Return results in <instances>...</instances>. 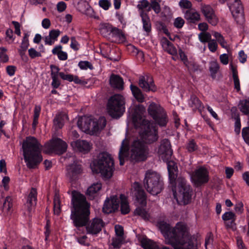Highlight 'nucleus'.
<instances>
[{"mask_svg": "<svg viewBox=\"0 0 249 249\" xmlns=\"http://www.w3.org/2000/svg\"><path fill=\"white\" fill-rule=\"evenodd\" d=\"M90 207L84 195L75 190L72 192L70 218L73 226L77 229L86 227L88 234L96 235L101 231L104 222L96 217L89 223Z\"/></svg>", "mask_w": 249, "mask_h": 249, "instance_id": "f03ea898", "label": "nucleus"}, {"mask_svg": "<svg viewBox=\"0 0 249 249\" xmlns=\"http://www.w3.org/2000/svg\"><path fill=\"white\" fill-rule=\"evenodd\" d=\"M184 24V20L180 17L176 18L174 22V25L177 28H181Z\"/></svg>", "mask_w": 249, "mask_h": 249, "instance_id": "5fc2aeb1", "label": "nucleus"}, {"mask_svg": "<svg viewBox=\"0 0 249 249\" xmlns=\"http://www.w3.org/2000/svg\"><path fill=\"white\" fill-rule=\"evenodd\" d=\"M22 148L24 160L29 169H35L43 160L42 146L37 140L32 136L24 140Z\"/></svg>", "mask_w": 249, "mask_h": 249, "instance_id": "20e7f679", "label": "nucleus"}, {"mask_svg": "<svg viewBox=\"0 0 249 249\" xmlns=\"http://www.w3.org/2000/svg\"><path fill=\"white\" fill-rule=\"evenodd\" d=\"M219 69V66L216 62L213 61L211 63L210 66L209 67V70L211 73L212 77H215V74L217 72Z\"/></svg>", "mask_w": 249, "mask_h": 249, "instance_id": "ea45409f", "label": "nucleus"}, {"mask_svg": "<svg viewBox=\"0 0 249 249\" xmlns=\"http://www.w3.org/2000/svg\"><path fill=\"white\" fill-rule=\"evenodd\" d=\"M113 28L114 27L109 23H104L102 25L100 32L104 36H107L108 35L110 36Z\"/></svg>", "mask_w": 249, "mask_h": 249, "instance_id": "e433bc0d", "label": "nucleus"}, {"mask_svg": "<svg viewBox=\"0 0 249 249\" xmlns=\"http://www.w3.org/2000/svg\"><path fill=\"white\" fill-rule=\"evenodd\" d=\"M110 36L112 38V41L116 43L123 42L126 39L122 30L115 27H114Z\"/></svg>", "mask_w": 249, "mask_h": 249, "instance_id": "a878e982", "label": "nucleus"}, {"mask_svg": "<svg viewBox=\"0 0 249 249\" xmlns=\"http://www.w3.org/2000/svg\"><path fill=\"white\" fill-rule=\"evenodd\" d=\"M219 58H220V62L223 65H227L228 64L229 57H228V55L227 54L224 53V54L220 55Z\"/></svg>", "mask_w": 249, "mask_h": 249, "instance_id": "774afa93", "label": "nucleus"}, {"mask_svg": "<svg viewBox=\"0 0 249 249\" xmlns=\"http://www.w3.org/2000/svg\"><path fill=\"white\" fill-rule=\"evenodd\" d=\"M179 5L181 8L189 9L192 7V3L188 0H181L179 2Z\"/></svg>", "mask_w": 249, "mask_h": 249, "instance_id": "6e6d98bb", "label": "nucleus"}, {"mask_svg": "<svg viewBox=\"0 0 249 249\" xmlns=\"http://www.w3.org/2000/svg\"><path fill=\"white\" fill-rule=\"evenodd\" d=\"M160 232L166 244L171 245L174 249H195V236L190 232L187 225L178 222L173 227L163 220L158 222Z\"/></svg>", "mask_w": 249, "mask_h": 249, "instance_id": "7ed1b4c3", "label": "nucleus"}, {"mask_svg": "<svg viewBox=\"0 0 249 249\" xmlns=\"http://www.w3.org/2000/svg\"><path fill=\"white\" fill-rule=\"evenodd\" d=\"M158 153L160 158L164 161L167 162L171 159L173 151L171 149V143L168 139H164L160 142L158 149Z\"/></svg>", "mask_w": 249, "mask_h": 249, "instance_id": "f3484780", "label": "nucleus"}, {"mask_svg": "<svg viewBox=\"0 0 249 249\" xmlns=\"http://www.w3.org/2000/svg\"><path fill=\"white\" fill-rule=\"evenodd\" d=\"M138 109L141 112L143 107L140 106L137 107L132 115V120L135 127L140 129L139 134L142 140L137 139L134 140L130 147L129 142L126 139L122 141L119 152V159L121 166L124 165V159L128 158L129 149L131 161L140 162L145 160L149 152L148 147L146 144L152 143L158 139V131L156 126L152 124L149 121L143 119L141 113L137 111Z\"/></svg>", "mask_w": 249, "mask_h": 249, "instance_id": "f257e3e1", "label": "nucleus"}, {"mask_svg": "<svg viewBox=\"0 0 249 249\" xmlns=\"http://www.w3.org/2000/svg\"><path fill=\"white\" fill-rule=\"evenodd\" d=\"M191 178L195 186L200 187L209 181V172L206 168L200 167L192 173Z\"/></svg>", "mask_w": 249, "mask_h": 249, "instance_id": "ddd939ff", "label": "nucleus"}, {"mask_svg": "<svg viewBox=\"0 0 249 249\" xmlns=\"http://www.w3.org/2000/svg\"><path fill=\"white\" fill-rule=\"evenodd\" d=\"M109 84L111 87L119 90H123L124 89V81L123 78L114 74H112L109 78Z\"/></svg>", "mask_w": 249, "mask_h": 249, "instance_id": "4be33fe9", "label": "nucleus"}, {"mask_svg": "<svg viewBox=\"0 0 249 249\" xmlns=\"http://www.w3.org/2000/svg\"><path fill=\"white\" fill-rule=\"evenodd\" d=\"M201 12L207 21L213 26H216L218 22V18L215 15L213 8L210 5H204L201 7Z\"/></svg>", "mask_w": 249, "mask_h": 249, "instance_id": "6ab92c4d", "label": "nucleus"}, {"mask_svg": "<svg viewBox=\"0 0 249 249\" xmlns=\"http://www.w3.org/2000/svg\"><path fill=\"white\" fill-rule=\"evenodd\" d=\"M141 18L142 29L149 36L151 33L152 25L149 16L142 15Z\"/></svg>", "mask_w": 249, "mask_h": 249, "instance_id": "c85d7f7f", "label": "nucleus"}, {"mask_svg": "<svg viewBox=\"0 0 249 249\" xmlns=\"http://www.w3.org/2000/svg\"><path fill=\"white\" fill-rule=\"evenodd\" d=\"M199 38L201 42L205 43L211 40V36L209 33H201L199 35Z\"/></svg>", "mask_w": 249, "mask_h": 249, "instance_id": "de8ad7c7", "label": "nucleus"}, {"mask_svg": "<svg viewBox=\"0 0 249 249\" xmlns=\"http://www.w3.org/2000/svg\"><path fill=\"white\" fill-rule=\"evenodd\" d=\"M149 5V3L147 0H142L137 5V8L138 9V11L139 14L140 12L142 10H143L144 9L146 8Z\"/></svg>", "mask_w": 249, "mask_h": 249, "instance_id": "49530a36", "label": "nucleus"}, {"mask_svg": "<svg viewBox=\"0 0 249 249\" xmlns=\"http://www.w3.org/2000/svg\"><path fill=\"white\" fill-rule=\"evenodd\" d=\"M52 79V82L51 86L53 89H57L61 85L60 80L59 79L58 76H51Z\"/></svg>", "mask_w": 249, "mask_h": 249, "instance_id": "603ef678", "label": "nucleus"}, {"mask_svg": "<svg viewBox=\"0 0 249 249\" xmlns=\"http://www.w3.org/2000/svg\"><path fill=\"white\" fill-rule=\"evenodd\" d=\"M222 219L224 221V225L227 229H236V215L232 212H226L222 216Z\"/></svg>", "mask_w": 249, "mask_h": 249, "instance_id": "aec40b11", "label": "nucleus"}, {"mask_svg": "<svg viewBox=\"0 0 249 249\" xmlns=\"http://www.w3.org/2000/svg\"><path fill=\"white\" fill-rule=\"evenodd\" d=\"M168 171L169 174V179L171 182H173L176 180V176L174 173L173 170L171 169V167L169 164H168Z\"/></svg>", "mask_w": 249, "mask_h": 249, "instance_id": "052dcab7", "label": "nucleus"}, {"mask_svg": "<svg viewBox=\"0 0 249 249\" xmlns=\"http://www.w3.org/2000/svg\"><path fill=\"white\" fill-rule=\"evenodd\" d=\"M12 23L14 26V27L15 28V33L17 34L18 36H20L21 35V32L20 29V25L18 21H13L12 22Z\"/></svg>", "mask_w": 249, "mask_h": 249, "instance_id": "0e129e2a", "label": "nucleus"}, {"mask_svg": "<svg viewBox=\"0 0 249 249\" xmlns=\"http://www.w3.org/2000/svg\"><path fill=\"white\" fill-rule=\"evenodd\" d=\"M7 73L10 76H13L16 70V67L14 66H8L6 68Z\"/></svg>", "mask_w": 249, "mask_h": 249, "instance_id": "680f3d73", "label": "nucleus"}, {"mask_svg": "<svg viewBox=\"0 0 249 249\" xmlns=\"http://www.w3.org/2000/svg\"><path fill=\"white\" fill-rule=\"evenodd\" d=\"M208 48L212 52H215L217 48V44L214 40H211L208 43Z\"/></svg>", "mask_w": 249, "mask_h": 249, "instance_id": "4d7b16f0", "label": "nucleus"}, {"mask_svg": "<svg viewBox=\"0 0 249 249\" xmlns=\"http://www.w3.org/2000/svg\"><path fill=\"white\" fill-rule=\"evenodd\" d=\"M77 124L83 131L86 132L91 129L92 131L97 132L105 127L106 120L104 118L97 120L90 117H84L78 119Z\"/></svg>", "mask_w": 249, "mask_h": 249, "instance_id": "9d476101", "label": "nucleus"}, {"mask_svg": "<svg viewBox=\"0 0 249 249\" xmlns=\"http://www.w3.org/2000/svg\"><path fill=\"white\" fill-rule=\"evenodd\" d=\"M61 32L58 29H53L49 31V35L52 40H53V43L57 40L58 36H60Z\"/></svg>", "mask_w": 249, "mask_h": 249, "instance_id": "a19ab883", "label": "nucleus"}, {"mask_svg": "<svg viewBox=\"0 0 249 249\" xmlns=\"http://www.w3.org/2000/svg\"><path fill=\"white\" fill-rule=\"evenodd\" d=\"M132 188L136 201L142 206L137 207L134 211V213L135 215L140 216L144 220H147L149 219V215L146 210L143 208L146 205L147 203L146 194L142 185L138 182H135L132 185Z\"/></svg>", "mask_w": 249, "mask_h": 249, "instance_id": "0eeeda50", "label": "nucleus"}, {"mask_svg": "<svg viewBox=\"0 0 249 249\" xmlns=\"http://www.w3.org/2000/svg\"><path fill=\"white\" fill-rule=\"evenodd\" d=\"M70 143L73 149L81 152L87 153L90 149L91 146L89 143L86 140L72 141Z\"/></svg>", "mask_w": 249, "mask_h": 249, "instance_id": "412c9836", "label": "nucleus"}, {"mask_svg": "<svg viewBox=\"0 0 249 249\" xmlns=\"http://www.w3.org/2000/svg\"><path fill=\"white\" fill-rule=\"evenodd\" d=\"M164 50L168 53L173 55H176L178 53L176 48L172 43Z\"/></svg>", "mask_w": 249, "mask_h": 249, "instance_id": "bf43d9fd", "label": "nucleus"}, {"mask_svg": "<svg viewBox=\"0 0 249 249\" xmlns=\"http://www.w3.org/2000/svg\"><path fill=\"white\" fill-rule=\"evenodd\" d=\"M48 149L52 152L61 155L66 151L67 144L60 138H53L48 145Z\"/></svg>", "mask_w": 249, "mask_h": 249, "instance_id": "dca6fc26", "label": "nucleus"}, {"mask_svg": "<svg viewBox=\"0 0 249 249\" xmlns=\"http://www.w3.org/2000/svg\"><path fill=\"white\" fill-rule=\"evenodd\" d=\"M116 235L119 237H122L124 235L123 228L120 225H116L115 227Z\"/></svg>", "mask_w": 249, "mask_h": 249, "instance_id": "e2e57ef3", "label": "nucleus"}, {"mask_svg": "<svg viewBox=\"0 0 249 249\" xmlns=\"http://www.w3.org/2000/svg\"><path fill=\"white\" fill-rule=\"evenodd\" d=\"M138 85L143 91L145 92H155L157 90V87L155 84L153 77L148 73L139 76Z\"/></svg>", "mask_w": 249, "mask_h": 249, "instance_id": "4468645a", "label": "nucleus"}, {"mask_svg": "<svg viewBox=\"0 0 249 249\" xmlns=\"http://www.w3.org/2000/svg\"><path fill=\"white\" fill-rule=\"evenodd\" d=\"M7 50L4 47L0 48V59L4 63L7 62L9 58L8 55L5 53Z\"/></svg>", "mask_w": 249, "mask_h": 249, "instance_id": "a18cd8bd", "label": "nucleus"}, {"mask_svg": "<svg viewBox=\"0 0 249 249\" xmlns=\"http://www.w3.org/2000/svg\"><path fill=\"white\" fill-rule=\"evenodd\" d=\"M185 149L188 153H193L198 150L199 146L194 139H191L186 142Z\"/></svg>", "mask_w": 249, "mask_h": 249, "instance_id": "7c9ffc66", "label": "nucleus"}, {"mask_svg": "<svg viewBox=\"0 0 249 249\" xmlns=\"http://www.w3.org/2000/svg\"><path fill=\"white\" fill-rule=\"evenodd\" d=\"M0 172L4 173L5 174H6L7 173L6 162L3 159L0 160Z\"/></svg>", "mask_w": 249, "mask_h": 249, "instance_id": "69168bd1", "label": "nucleus"}, {"mask_svg": "<svg viewBox=\"0 0 249 249\" xmlns=\"http://www.w3.org/2000/svg\"><path fill=\"white\" fill-rule=\"evenodd\" d=\"M68 119V116L65 114H59L54 117L53 119V125L55 130L61 129L64 126L65 119Z\"/></svg>", "mask_w": 249, "mask_h": 249, "instance_id": "cd10ccee", "label": "nucleus"}, {"mask_svg": "<svg viewBox=\"0 0 249 249\" xmlns=\"http://www.w3.org/2000/svg\"><path fill=\"white\" fill-rule=\"evenodd\" d=\"M125 99L119 94L112 96L108 100L107 109L109 115L114 119L120 118L125 110Z\"/></svg>", "mask_w": 249, "mask_h": 249, "instance_id": "1a4fd4ad", "label": "nucleus"}, {"mask_svg": "<svg viewBox=\"0 0 249 249\" xmlns=\"http://www.w3.org/2000/svg\"><path fill=\"white\" fill-rule=\"evenodd\" d=\"M185 18L190 22L195 23L200 19V15L196 12L188 10L185 14Z\"/></svg>", "mask_w": 249, "mask_h": 249, "instance_id": "c756f323", "label": "nucleus"}, {"mask_svg": "<svg viewBox=\"0 0 249 249\" xmlns=\"http://www.w3.org/2000/svg\"><path fill=\"white\" fill-rule=\"evenodd\" d=\"M120 205V200L116 196H110V198L107 197L105 201L103 212L109 214L118 211Z\"/></svg>", "mask_w": 249, "mask_h": 249, "instance_id": "a211bd4d", "label": "nucleus"}, {"mask_svg": "<svg viewBox=\"0 0 249 249\" xmlns=\"http://www.w3.org/2000/svg\"><path fill=\"white\" fill-rule=\"evenodd\" d=\"M221 3L227 2L228 7L236 23L242 24L244 22L243 7L240 0H219Z\"/></svg>", "mask_w": 249, "mask_h": 249, "instance_id": "f8f14e48", "label": "nucleus"}, {"mask_svg": "<svg viewBox=\"0 0 249 249\" xmlns=\"http://www.w3.org/2000/svg\"><path fill=\"white\" fill-rule=\"evenodd\" d=\"M143 184L147 191L153 196L160 194L164 188V183L160 175L151 170L145 173Z\"/></svg>", "mask_w": 249, "mask_h": 249, "instance_id": "423d86ee", "label": "nucleus"}, {"mask_svg": "<svg viewBox=\"0 0 249 249\" xmlns=\"http://www.w3.org/2000/svg\"><path fill=\"white\" fill-rule=\"evenodd\" d=\"M29 55L31 59H34L36 57H41L40 52L36 51L34 48H31L28 50Z\"/></svg>", "mask_w": 249, "mask_h": 249, "instance_id": "37998d69", "label": "nucleus"}, {"mask_svg": "<svg viewBox=\"0 0 249 249\" xmlns=\"http://www.w3.org/2000/svg\"><path fill=\"white\" fill-rule=\"evenodd\" d=\"M240 111L245 115H249V100L245 99L240 101L239 104Z\"/></svg>", "mask_w": 249, "mask_h": 249, "instance_id": "72a5a7b5", "label": "nucleus"}, {"mask_svg": "<svg viewBox=\"0 0 249 249\" xmlns=\"http://www.w3.org/2000/svg\"><path fill=\"white\" fill-rule=\"evenodd\" d=\"M37 195L36 189L34 188H32L27 200L28 211L29 212H31L33 208L35 207L36 205Z\"/></svg>", "mask_w": 249, "mask_h": 249, "instance_id": "5701e85b", "label": "nucleus"}, {"mask_svg": "<svg viewBox=\"0 0 249 249\" xmlns=\"http://www.w3.org/2000/svg\"><path fill=\"white\" fill-rule=\"evenodd\" d=\"M147 111L156 124L161 127L166 126L168 117L166 111L160 105L152 102L149 105Z\"/></svg>", "mask_w": 249, "mask_h": 249, "instance_id": "9b49d317", "label": "nucleus"}, {"mask_svg": "<svg viewBox=\"0 0 249 249\" xmlns=\"http://www.w3.org/2000/svg\"><path fill=\"white\" fill-rule=\"evenodd\" d=\"M114 170V160L107 152L99 154L93 161L92 170L94 173H100L103 178L109 179L113 175Z\"/></svg>", "mask_w": 249, "mask_h": 249, "instance_id": "39448f33", "label": "nucleus"}, {"mask_svg": "<svg viewBox=\"0 0 249 249\" xmlns=\"http://www.w3.org/2000/svg\"><path fill=\"white\" fill-rule=\"evenodd\" d=\"M78 66L82 70H87L88 69L92 70L94 69L92 64L88 61H80L78 63Z\"/></svg>", "mask_w": 249, "mask_h": 249, "instance_id": "4c0bfd02", "label": "nucleus"}, {"mask_svg": "<svg viewBox=\"0 0 249 249\" xmlns=\"http://www.w3.org/2000/svg\"><path fill=\"white\" fill-rule=\"evenodd\" d=\"M41 111V107L39 105H36L34 109V118L32 123V127L35 128L38 124V120Z\"/></svg>", "mask_w": 249, "mask_h": 249, "instance_id": "c9c22d12", "label": "nucleus"}, {"mask_svg": "<svg viewBox=\"0 0 249 249\" xmlns=\"http://www.w3.org/2000/svg\"><path fill=\"white\" fill-rule=\"evenodd\" d=\"M71 43L70 47L75 51H77L79 49L80 44L76 40L75 37H71Z\"/></svg>", "mask_w": 249, "mask_h": 249, "instance_id": "09e8293b", "label": "nucleus"}, {"mask_svg": "<svg viewBox=\"0 0 249 249\" xmlns=\"http://www.w3.org/2000/svg\"><path fill=\"white\" fill-rule=\"evenodd\" d=\"M12 201L13 199L11 196H7L2 205L3 210H5L7 212H9L13 206Z\"/></svg>", "mask_w": 249, "mask_h": 249, "instance_id": "58836bf2", "label": "nucleus"}, {"mask_svg": "<svg viewBox=\"0 0 249 249\" xmlns=\"http://www.w3.org/2000/svg\"><path fill=\"white\" fill-rule=\"evenodd\" d=\"M50 68L51 69V76H60V69L58 66L54 65H51L50 66Z\"/></svg>", "mask_w": 249, "mask_h": 249, "instance_id": "3c124183", "label": "nucleus"}, {"mask_svg": "<svg viewBox=\"0 0 249 249\" xmlns=\"http://www.w3.org/2000/svg\"><path fill=\"white\" fill-rule=\"evenodd\" d=\"M99 5L105 10H107L111 6V4L108 0H100L99 1Z\"/></svg>", "mask_w": 249, "mask_h": 249, "instance_id": "c03bdc74", "label": "nucleus"}, {"mask_svg": "<svg viewBox=\"0 0 249 249\" xmlns=\"http://www.w3.org/2000/svg\"><path fill=\"white\" fill-rule=\"evenodd\" d=\"M130 88L132 93L135 98L140 103H142L144 101V96L142 90L137 86L131 84Z\"/></svg>", "mask_w": 249, "mask_h": 249, "instance_id": "bb28decb", "label": "nucleus"}, {"mask_svg": "<svg viewBox=\"0 0 249 249\" xmlns=\"http://www.w3.org/2000/svg\"><path fill=\"white\" fill-rule=\"evenodd\" d=\"M178 54L179 55V57L182 61H183L184 64L188 67V64H189V61L187 58V55L185 54L184 52L181 50V49H179L178 51Z\"/></svg>", "mask_w": 249, "mask_h": 249, "instance_id": "8fccbe9b", "label": "nucleus"}, {"mask_svg": "<svg viewBox=\"0 0 249 249\" xmlns=\"http://www.w3.org/2000/svg\"><path fill=\"white\" fill-rule=\"evenodd\" d=\"M177 187L173 194L178 203L183 205L189 204L192 199L193 190L184 178H178L177 180Z\"/></svg>", "mask_w": 249, "mask_h": 249, "instance_id": "6e6552de", "label": "nucleus"}, {"mask_svg": "<svg viewBox=\"0 0 249 249\" xmlns=\"http://www.w3.org/2000/svg\"><path fill=\"white\" fill-rule=\"evenodd\" d=\"M102 188V184L100 183H94L89 187L86 192V194L90 197H94L95 195Z\"/></svg>", "mask_w": 249, "mask_h": 249, "instance_id": "473e14b6", "label": "nucleus"}, {"mask_svg": "<svg viewBox=\"0 0 249 249\" xmlns=\"http://www.w3.org/2000/svg\"><path fill=\"white\" fill-rule=\"evenodd\" d=\"M189 105L193 108L194 110H197L200 113H201L204 108L202 102L194 94L191 95L189 101Z\"/></svg>", "mask_w": 249, "mask_h": 249, "instance_id": "393cba45", "label": "nucleus"}, {"mask_svg": "<svg viewBox=\"0 0 249 249\" xmlns=\"http://www.w3.org/2000/svg\"><path fill=\"white\" fill-rule=\"evenodd\" d=\"M121 202L120 203V211L122 214L125 215L130 212V208L129 204L125 196L121 195L120 196Z\"/></svg>", "mask_w": 249, "mask_h": 249, "instance_id": "2f4dec72", "label": "nucleus"}, {"mask_svg": "<svg viewBox=\"0 0 249 249\" xmlns=\"http://www.w3.org/2000/svg\"><path fill=\"white\" fill-rule=\"evenodd\" d=\"M67 175L70 180H77L81 176L83 171V168L80 162L77 160L68 165L67 167Z\"/></svg>", "mask_w": 249, "mask_h": 249, "instance_id": "2eb2a0df", "label": "nucleus"}, {"mask_svg": "<svg viewBox=\"0 0 249 249\" xmlns=\"http://www.w3.org/2000/svg\"><path fill=\"white\" fill-rule=\"evenodd\" d=\"M141 243L144 249H156L154 242L147 237L142 238L141 240Z\"/></svg>", "mask_w": 249, "mask_h": 249, "instance_id": "f704fd0d", "label": "nucleus"}, {"mask_svg": "<svg viewBox=\"0 0 249 249\" xmlns=\"http://www.w3.org/2000/svg\"><path fill=\"white\" fill-rule=\"evenodd\" d=\"M243 138L246 142H249V127H244L242 131Z\"/></svg>", "mask_w": 249, "mask_h": 249, "instance_id": "864d4df0", "label": "nucleus"}, {"mask_svg": "<svg viewBox=\"0 0 249 249\" xmlns=\"http://www.w3.org/2000/svg\"><path fill=\"white\" fill-rule=\"evenodd\" d=\"M235 125H234V131L235 132L238 134L240 132L241 129V122H240V118L239 116H237L235 118Z\"/></svg>", "mask_w": 249, "mask_h": 249, "instance_id": "13d9d810", "label": "nucleus"}, {"mask_svg": "<svg viewBox=\"0 0 249 249\" xmlns=\"http://www.w3.org/2000/svg\"><path fill=\"white\" fill-rule=\"evenodd\" d=\"M60 77L64 80L69 82H74L75 84L85 85L88 82L86 80L80 79L78 76L73 75L71 74H66L63 72H60Z\"/></svg>", "mask_w": 249, "mask_h": 249, "instance_id": "b1692460", "label": "nucleus"}, {"mask_svg": "<svg viewBox=\"0 0 249 249\" xmlns=\"http://www.w3.org/2000/svg\"><path fill=\"white\" fill-rule=\"evenodd\" d=\"M151 8L154 10L156 14H159L161 11V8L160 4L157 0H154L151 1Z\"/></svg>", "mask_w": 249, "mask_h": 249, "instance_id": "79ce46f5", "label": "nucleus"}, {"mask_svg": "<svg viewBox=\"0 0 249 249\" xmlns=\"http://www.w3.org/2000/svg\"><path fill=\"white\" fill-rule=\"evenodd\" d=\"M67 8V5L65 2L60 1L57 4V10L59 12H63Z\"/></svg>", "mask_w": 249, "mask_h": 249, "instance_id": "338daca9", "label": "nucleus"}]
</instances>
